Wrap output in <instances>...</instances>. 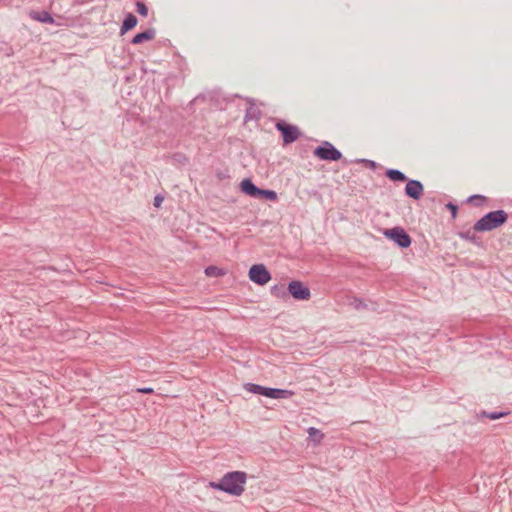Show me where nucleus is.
I'll use <instances>...</instances> for the list:
<instances>
[{
    "label": "nucleus",
    "instance_id": "nucleus-8",
    "mask_svg": "<svg viewBox=\"0 0 512 512\" xmlns=\"http://www.w3.org/2000/svg\"><path fill=\"white\" fill-rule=\"evenodd\" d=\"M289 296L295 300H309L311 297L310 288L302 281L292 280L288 283Z\"/></svg>",
    "mask_w": 512,
    "mask_h": 512
},
{
    "label": "nucleus",
    "instance_id": "nucleus-19",
    "mask_svg": "<svg viewBox=\"0 0 512 512\" xmlns=\"http://www.w3.org/2000/svg\"><path fill=\"white\" fill-rule=\"evenodd\" d=\"M205 275L208 277H220L226 274V271L218 266L210 265L205 268Z\"/></svg>",
    "mask_w": 512,
    "mask_h": 512
},
{
    "label": "nucleus",
    "instance_id": "nucleus-25",
    "mask_svg": "<svg viewBox=\"0 0 512 512\" xmlns=\"http://www.w3.org/2000/svg\"><path fill=\"white\" fill-rule=\"evenodd\" d=\"M361 162L368 168L370 169H375L377 164L375 161L373 160H369V159H362Z\"/></svg>",
    "mask_w": 512,
    "mask_h": 512
},
{
    "label": "nucleus",
    "instance_id": "nucleus-2",
    "mask_svg": "<svg viewBox=\"0 0 512 512\" xmlns=\"http://www.w3.org/2000/svg\"><path fill=\"white\" fill-rule=\"evenodd\" d=\"M508 220V214L504 210L490 211L480 218L473 226L474 231H491L504 225Z\"/></svg>",
    "mask_w": 512,
    "mask_h": 512
},
{
    "label": "nucleus",
    "instance_id": "nucleus-10",
    "mask_svg": "<svg viewBox=\"0 0 512 512\" xmlns=\"http://www.w3.org/2000/svg\"><path fill=\"white\" fill-rule=\"evenodd\" d=\"M156 31L154 28H149L143 32L137 33L131 40L134 45L141 44L146 41H151L155 38Z\"/></svg>",
    "mask_w": 512,
    "mask_h": 512
},
{
    "label": "nucleus",
    "instance_id": "nucleus-1",
    "mask_svg": "<svg viewBox=\"0 0 512 512\" xmlns=\"http://www.w3.org/2000/svg\"><path fill=\"white\" fill-rule=\"evenodd\" d=\"M247 474L243 471L227 472L218 482H210V487L226 492L233 496H240L244 492Z\"/></svg>",
    "mask_w": 512,
    "mask_h": 512
},
{
    "label": "nucleus",
    "instance_id": "nucleus-20",
    "mask_svg": "<svg viewBox=\"0 0 512 512\" xmlns=\"http://www.w3.org/2000/svg\"><path fill=\"white\" fill-rule=\"evenodd\" d=\"M509 413L510 412H508V411H493V412L482 411L480 413V417L488 418L490 420H497L504 416H507Z\"/></svg>",
    "mask_w": 512,
    "mask_h": 512
},
{
    "label": "nucleus",
    "instance_id": "nucleus-28",
    "mask_svg": "<svg viewBox=\"0 0 512 512\" xmlns=\"http://www.w3.org/2000/svg\"><path fill=\"white\" fill-rule=\"evenodd\" d=\"M253 108H249L247 109L246 111V114H245V120L248 121L250 119H253V118H256V116L253 114Z\"/></svg>",
    "mask_w": 512,
    "mask_h": 512
},
{
    "label": "nucleus",
    "instance_id": "nucleus-15",
    "mask_svg": "<svg viewBox=\"0 0 512 512\" xmlns=\"http://www.w3.org/2000/svg\"><path fill=\"white\" fill-rule=\"evenodd\" d=\"M270 292L274 297L280 299H287L289 297L288 286L286 287L284 284L273 285Z\"/></svg>",
    "mask_w": 512,
    "mask_h": 512
},
{
    "label": "nucleus",
    "instance_id": "nucleus-6",
    "mask_svg": "<svg viewBox=\"0 0 512 512\" xmlns=\"http://www.w3.org/2000/svg\"><path fill=\"white\" fill-rule=\"evenodd\" d=\"M383 234L402 249L408 248L411 245L412 239L402 227L386 229Z\"/></svg>",
    "mask_w": 512,
    "mask_h": 512
},
{
    "label": "nucleus",
    "instance_id": "nucleus-21",
    "mask_svg": "<svg viewBox=\"0 0 512 512\" xmlns=\"http://www.w3.org/2000/svg\"><path fill=\"white\" fill-rule=\"evenodd\" d=\"M136 12L142 16L147 17L148 16V7L144 2L137 1L136 2Z\"/></svg>",
    "mask_w": 512,
    "mask_h": 512
},
{
    "label": "nucleus",
    "instance_id": "nucleus-11",
    "mask_svg": "<svg viewBox=\"0 0 512 512\" xmlns=\"http://www.w3.org/2000/svg\"><path fill=\"white\" fill-rule=\"evenodd\" d=\"M138 24V19L133 13H127L120 27V35L126 34Z\"/></svg>",
    "mask_w": 512,
    "mask_h": 512
},
{
    "label": "nucleus",
    "instance_id": "nucleus-14",
    "mask_svg": "<svg viewBox=\"0 0 512 512\" xmlns=\"http://www.w3.org/2000/svg\"><path fill=\"white\" fill-rule=\"evenodd\" d=\"M385 176L393 182H407V176L400 170L397 169H387L385 171Z\"/></svg>",
    "mask_w": 512,
    "mask_h": 512
},
{
    "label": "nucleus",
    "instance_id": "nucleus-26",
    "mask_svg": "<svg viewBox=\"0 0 512 512\" xmlns=\"http://www.w3.org/2000/svg\"><path fill=\"white\" fill-rule=\"evenodd\" d=\"M163 200H164V197L162 195H156L154 197V202H153L154 207L159 208L161 206Z\"/></svg>",
    "mask_w": 512,
    "mask_h": 512
},
{
    "label": "nucleus",
    "instance_id": "nucleus-18",
    "mask_svg": "<svg viewBox=\"0 0 512 512\" xmlns=\"http://www.w3.org/2000/svg\"><path fill=\"white\" fill-rule=\"evenodd\" d=\"M487 197L480 194L471 195L467 198L466 202L476 207H481L486 204Z\"/></svg>",
    "mask_w": 512,
    "mask_h": 512
},
{
    "label": "nucleus",
    "instance_id": "nucleus-5",
    "mask_svg": "<svg viewBox=\"0 0 512 512\" xmlns=\"http://www.w3.org/2000/svg\"><path fill=\"white\" fill-rule=\"evenodd\" d=\"M313 154L316 158L323 161H339L342 158V153L329 141H323L317 146Z\"/></svg>",
    "mask_w": 512,
    "mask_h": 512
},
{
    "label": "nucleus",
    "instance_id": "nucleus-22",
    "mask_svg": "<svg viewBox=\"0 0 512 512\" xmlns=\"http://www.w3.org/2000/svg\"><path fill=\"white\" fill-rule=\"evenodd\" d=\"M308 433L311 437H315L314 439L318 442H320L324 437V434L320 430H318L317 428H314V427H310L308 429Z\"/></svg>",
    "mask_w": 512,
    "mask_h": 512
},
{
    "label": "nucleus",
    "instance_id": "nucleus-16",
    "mask_svg": "<svg viewBox=\"0 0 512 512\" xmlns=\"http://www.w3.org/2000/svg\"><path fill=\"white\" fill-rule=\"evenodd\" d=\"M458 236L461 238V239H464L466 241H469L477 246H481L482 245V241L480 239V237H478L474 232H472L471 230H467V231H461V232H458Z\"/></svg>",
    "mask_w": 512,
    "mask_h": 512
},
{
    "label": "nucleus",
    "instance_id": "nucleus-13",
    "mask_svg": "<svg viewBox=\"0 0 512 512\" xmlns=\"http://www.w3.org/2000/svg\"><path fill=\"white\" fill-rule=\"evenodd\" d=\"M30 17L36 21L41 22V23H46V24H54L55 23V20L52 17V15L46 10L32 11L30 13Z\"/></svg>",
    "mask_w": 512,
    "mask_h": 512
},
{
    "label": "nucleus",
    "instance_id": "nucleus-12",
    "mask_svg": "<svg viewBox=\"0 0 512 512\" xmlns=\"http://www.w3.org/2000/svg\"><path fill=\"white\" fill-rule=\"evenodd\" d=\"M241 191L253 198L257 197L259 187H257L250 178H245L240 183Z\"/></svg>",
    "mask_w": 512,
    "mask_h": 512
},
{
    "label": "nucleus",
    "instance_id": "nucleus-27",
    "mask_svg": "<svg viewBox=\"0 0 512 512\" xmlns=\"http://www.w3.org/2000/svg\"><path fill=\"white\" fill-rule=\"evenodd\" d=\"M136 391L139 393H142V394H153L154 393V389L151 387L138 388Z\"/></svg>",
    "mask_w": 512,
    "mask_h": 512
},
{
    "label": "nucleus",
    "instance_id": "nucleus-9",
    "mask_svg": "<svg viewBox=\"0 0 512 512\" xmlns=\"http://www.w3.org/2000/svg\"><path fill=\"white\" fill-rule=\"evenodd\" d=\"M424 194V186L421 181L408 179L405 186V195L413 200H419Z\"/></svg>",
    "mask_w": 512,
    "mask_h": 512
},
{
    "label": "nucleus",
    "instance_id": "nucleus-24",
    "mask_svg": "<svg viewBox=\"0 0 512 512\" xmlns=\"http://www.w3.org/2000/svg\"><path fill=\"white\" fill-rule=\"evenodd\" d=\"M445 206L451 212L452 219H455L458 214V206L452 202H448Z\"/></svg>",
    "mask_w": 512,
    "mask_h": 512
},
{
    "label": "nucleus",
    "instance_id": "nucleus-7",
    "mask_svg": "<svg viewBox=\"0 0 512 512\" xmlns=\"http://www.w3.org/2000/svg\"><path fill=\"white\" fill-rule=\"evenodd\" d=\"M249 279L260 286L266 285L271 280V273L264 264H254L248 272Z\"/></svg>",
    "mask_w": 512,
    "mask_h": 512
},
{
    "label": "nucleus",
    "instance_id": "nucleus-3",
    "mask_svg": "<svg viewBox=\"0 0 512 512\" xmlns=\"http://www.w3.org/2000/svg\"><path fill=\"white\" fill-rule=\"evenodd\" d=\"M246 391L259 394L272 399H288L294 395L292 390L264 387L259 384L246 383L244 384Z\"/></svg>",
    "mask_w": 512,
    "mask_h": 512
},
{
    "label": "nucleus",
    "instance_id": "nucleus-4",
    "mask_svg": "<svg viewBox=\"0 0 512 512\" xmlns=\"http://www.w3.org/2000/svg\"><path fill=\"white\" fill-rule=\"evenodd\" d=\"M275 128L281 134L283 145L294 143L302 135V132L298 126L287 123L284 120H278L275 123Z\"/></svg>",
    "mask_w": 512,
    "mask_h": 512
},
{
    "label": "nucleus",
    "instance_id": "nucleus-23",
    "mask_svg": "<svg viewBox=\"0 0 512 512\" xmlns=\"http://www.w3.org/2000/svg\"><path fill=\"white\" fill-rule=\"evenodd\" d=\"M352 305L356 310H362L367 308V305L363 302V300L357 297L353 298Z\"/></svg>",
    "mask_w": 512,
    "mask_h": 512
},
{
    "label": "nucleus",
    "instance_id": "nucleus-17",
    "mask_svg": "<svg viewBox=\"0 0 512 512\" xmlns=\"http://www.w3.org/2000/svg\"><path fill=\"white\" fill-rule=\"evenodd\" d=\"M256 198L257 199H265V200H269V201H276L278 196L274 190L259 188Z\"/></svg>",
    "mask_w": 512,
    "mask_h": 512
}]
</instances>
